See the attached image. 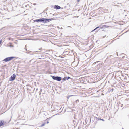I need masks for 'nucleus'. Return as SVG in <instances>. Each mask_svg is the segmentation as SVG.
Returning a JSON list of instances; mask_svg holds the SVG:
<instances>
[{"label": "nucleus", "mask_w": 129, "mask_h": 129, "mask_svg": "<svg viewBox=\"0 0 129 129\" xmlns=\"http://www.w3.org/2000/svg\"><path fill=\"white\" fill-rule=\"evenodd\" d=\"M53 79L55 80H56L58 81H60L61 80L62 78L59 76H51Z\"/></svg>", "instance_id": "f257e3e1"}, {"label": "nucleus", "mask_w": 129, "mask_h": 129, "mask_svg": "<svg viewBox=\"0 0 129 129\" xmlns=\"http://www.w3.org/2000/svg\"><path fill=\"white\" fill-rule=\"evenodd\" d=\"M15 57H9L7 58H6L5 59L3 60V61H5V62H7L9 61H10L13 59Z\"/></svg>", "instance_id": "f03ea898"}, {"label": "nucleus", "mask_w": 129, "mask_h": 129, "mask_svg": "<svg viewBox=\"0 0 129 129\" xmlns=\"http://www.w3.org/2000/svg\"><path fill=\"white\" fill-rule=\"evenodd\" d=\"M16 78V75L15 74H13L9 78V80L10 81H13L15 80Z\"/></svg>", "instance_id": "7ed1b4c3"}, {"label": "nucleus", "mask_w": 129, "mask_h": 129, "mask_svg": "<svg viewBox=\"0 0 129 129\" xmlns=\"http://www.w3.org/2000/svg\"><path fill=\"white\" fill-rule=\"evenodd\" d=\"M54 9H59L61 8V7L58 5H55L54 7Z\"/></svg>", "instance_id": "20e7f679"}, {"label": "nucleus", "mask_w": 129, "mask_h": 129, "mask_svg": "<svg viewBox=\"0 0 129 129\" xmlns=\"http://www.w3.org/2000/svg\"><path fill=\"white\" fill-rule=\"evenodd\" d=\"M5 123L3 120H0V126L3 125Z\"/></svg>", "instance_id": "39448f33"}, {"label": "nucleus", "mask_w": 129, "mask_h": 129, "mask_svg": "<svg viewBox=\"0 0 129 129\" xmlns=\"http://www.w3.org/2000/svg\"><path fill=\"white\" fill-rule=\"evenodd\" d=\"M50 19H47L45 18V23L48 22L50 21Z\"/></svg>", "instance_id": "423d86ee"}, {"label": "nucleus", "mask_w": 129, "mask_h": 129, "mask_svg": "<svg viewBox=\"0 0 129 129\" xmlns=\"http://www.w3.org/2000/svg\"><path fill=\"white\" fill-rule=\"evenodd\" d=\"M35 21L36 22H41V18H40V19H38L36 20H35Z\"/></svg>", "instance_id": "0eeeda50"}, {"label": "nucleus", "mask_w": 129, "mask_h": 129, "mask_svg": "<svg viewBox=\"0 0 129 129\" xmlns=\"http://www.w3.org/2000/svg\"><path fill=\"white\" fill-rule=\"evenodd\" d=\"M45 18H41V22H43L45 23Z\"/></svg>", "instance_id": "6e6552de"}, {"label": "nucleus", "mask_w": 129, "mask_h": 129, "mask_svg": "<svg viewBox=\"0 0 129 129\" xmlns=\"http://www.w3.org/2000/svg\"><path fill=\"white\" fill-rule=\"evenodd\" d=\"M65 78L66 80H68L69 79L71 78L70 77H68V76L67 77H65Z\"/></svg>", "instance_id": "1a4fd4ad"}, {"label": "nucleus", "mask_w": 129, "mask_h": 129, "mask_svg": "<svg viewBox=\"0 0 129 129\" xmlns=\"http://www.w3.org/2000/svg\"><path fill=\"white\" fill-rule=\"evenodd\" d=\"M55 19H55V18H51V19H50V20H50V21H51L52 20H55Z\"/></svg>", "instance_id": "9d476101"}, {"label": "nucleus", "mask_w": 129, "mask_h": 129, "mask_svg": "<svg viewBox=\"0 0 129 129\" xmlns=\"http://www.w3.org/2000/svg\"><path fill=\"white\" fill-rule=\"evenodd\" d=\"M45 124H46V123H45L43 124H42L41 125V127H42L44 126L45 125Z\"/></svg>", "instance_id": "9b49d317"}, {"label": "nucleus", "mask_w": 129, "mask_h": 129, "mask_svg": "<svg viewBox=\"0 0 129 129\" xmlns=\"http://www.w3.org/2000/svg\"><path fill=\"white\" fill-rule=\"evenodd\" d=\"M109 90H110V91H113L114 90V89L113 88H112V89H110Z\"/></svg>", "instance_id": "f8f14e48"}, {"label": "nucleus", "mask_w": 129, "mask_h": 129, "mask_svg": "<svg viewBox=\"0 0 129 129\" xmlns=\"http://www.w3.org/2000/svg\"><path fill=\"white\" fill-rule=\"evenodd\" d=\"M66 80V79L65 77H64L63 78V79H62V80H63V81H65Z\"/></svg>", "instance_id": "ddd939ff"}, {"label": "nucleus", "mask_w": 129, "mask_h": 129, "mask_svg": "<svg viewBox=\"0 0 129 129\" xmlns=\"http://www.w3.org/2000/svg\"><path fill=\"white\" fill-rule=\"evenodd\" d=\"M98 119L100 120H102V121H104V119H101V118H100V119Z\"/></svg>", "instance_id": "4468645a"}, {"label": "nucleus", "mask_w": 129, "mask_h": 129, "mask_svg": "<svg viewBox=\"0 0 129 129\" xmlns=\"http://www.w3.org/2000/svg\"><path fill=\"white\" fill-rule=\"evenodd\" d=\"M99 27H97L96 28H95V29H94V30H93V31H93L95 30L96 29H97L98 28H99Z\"/></svg>", "instance_id": "2eb2a0df"}, {"label": "nucleus", "mask_w": 129, "mask_h": 129, "mask_svg": "<svg viewBox=\"0 0 129 129\" xmlns=\"http://www.w3.org/2000/svg\"><path fill=\"white\" fill-rule=\"evenodd\" d=\"M76 101L77 103H78L79 102V100H76Z\"/></svg>", "instance_id": "dca6fc26"}, {"label": "nucleus", "mask_w": 129, "mask_h": 129, "mask_svg": "<svg viewBox=\"0 0 129 129\" xmlns=\"http://www.w3.org/2000/svg\"><path fill=\"white\" fill-rule=\"evenodd\" d=\"M31 52V51H29V52H27V53H30Z\"/></svg>", "instance_id": "f3484780"}, {"label": "nucleus", "mask_w": 129, "mask_h": 129, "mask_svg": "<svg viewBox=\"0 0 129 129\" xmlns=\"http://www.w3.org/2000/svg\"><path fill=\"white\" fill-rule=\"evenodd\" d=\"M2 42V40H1L0 41V44H1V43Z\"/></svg>", "instance_id": "a211bd4d"}, {"label": "nucleus", "mask_w": 129, "mask_h": 129, "mask_svg": "<svg viewBox=\"0 0 129 129\" xmlns=\"http://www.w3.org/2000/svg\"><path fill=\"white\" fill-rule=\"evenodd\" d=\"M49 123V121H47V124H48V123Z\"/></svg>", "instance_id": "6ab92c4d"}, {"label": "nucleus", "mask_w": 129, "mask_h": 129, "mask_svg": "<svg viewBox=\"0 0 129 129\" xmlns=\"http://www.w3.org/2000/svg\"><path fill=\"white\" fill-rule=\"evenodd\" d=\"M106 36H104L103 37V38H105Z\"/></svg>", "instance_id": "aec40b11"}, {"label": "nucleus", "mask_w": 129, "mask_h": 129, "mask_svg": "<svg viewBox=\"0 0 129 129\" xmlns=\"http://www.w3.org/2000/svg\"><path fill=\"white\" fill-rule=\"evenodd\" d=\"M123 106V104H122L121 105V107H122V106Z\"/></svg>", "instance_id": "412c9836"}, {"label": "nucleus", "mask_w": 129, "mask_h": 129, "mask_svg": "<svg viewBox=\"0 0 129 129\" xmlns=\"http://www.w3.org/2000/svg\"><path fill=\"white\" fill-rule=\"evenodd\" d=\"M73 96L72 95H70V96H69V97L71 96Z\"/></svg>", "instance_id": "4be33fe9"}, {"label": "nucleus", "mask_w": 129, "mask_h": 129, "mask_svg": "<svg viewBox=\"0 0 129 129\" xmlns=\"http://www.w3.org/2000/svg\"><path fill=\"white\" fill-rule=\"evenodd\" d=\"M68 27H70V26H68Z\"/></svg>", "instance_id": "5701e85b"}, {"label": "nucleus", "mask_w": 129, "mask_h": 129, "mask_svg": "<svg viewBox=\"0 0 129 129\" xmlns=\"http://www.w3.org/2000/svg\"><path fill=\"white\" fill-rule=\"evenodd\" d=\"M78 2H79V0H78Z\"/></svg>", "instance_id": "b1692460"}]
</instances>
